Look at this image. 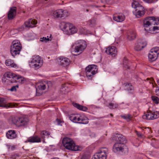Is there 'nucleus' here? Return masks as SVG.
Listing matches in <instances>:
<instances>
[{"instance_id":"nucleus-1","label":"nucleus","mask_w":159,"mask_h":159,"mask_svg":"<svg viewBox=\"0 0 159 159\" xmlns=\"http://www.w3.org/2000/svg\"><path fill=\"white\" fill-rule=\"evenodd\" d=\"M143 27L147 31H154L159 30V17L149 16L144 19Z\"/></svg>"},{"instance_id":"nucleus-2","label":"nucleus","mask_w":159,"mask_h":159,"mask_svg":"<svg viewBox=\"0 0 159 159\" xmlns=\"http://www.w3.org/2000/svg\"><path fill=\"white\" fill-rule=\"evenodd\" d=\"M62 144L66 149L73 151H81L82 149L81 147L76 145L72 139L67 137H64L62 140Z\"/></svg>"},{"instance_id":"nucleus-3","label":"nucleus","mask_w":159,"mask_h":159,"mask_svg":"<svg viewBox=\"0 0 159 159\" xmlns=\"http://www.w3.org/2000/svg\"><path fill=\"white\" fill-rule=\"evenodd\" d=\"M60 28L64 34L70 35L77 32V28L72 24L63 21L61 23Z\"/></svg>"},{"instance_id":"nucleus-4","label":"nucleus","mask_w":159,"mask_h":159,"mask_svg":"<svg viewBox=\"0 0 159 159\" xmlns=\"http://www.w3.org/2000/svg\"><path fill=\"white\" fill-rule=\"evenodd\" d=\"M69 119L76 123L87 124L89 123V119L86 116L79 114H71L69 116Z\"/></svg>"},{"instance_id":"nucleus-5","label":"nucleus","mask_w":159,"mask_h":159,"mask_svg":"<svg viewBox=\"0 0 159 159\" xmlns=\"http://www.w3.org/2000/svg\"><path fill=\"white\" fill-rule=\"evenodd\" d=\"M21 49V44L18 40H15L12 41L10 46V52L13 57L19 54Z\"/></svg>"},{"instance_id":"nucleus-6","label":"nucleus","mask_w":159,"mask_h":159,"mask_svg":"<svg viewBox=\"0 0 159 159\" xmlns=\"http://www.w3.org/2000/svg\"><path fill=\"white\" fill-rule=\"evenodd\" d=\"M11 120L13 124L18 127L26 125L29 121V119L23 116L12 117L11 118Z\"/></svg>"},{"instance_id":"nucleus-7","label":"nucleus","mask_w":159,"mask_h":159,"mask_svg":"<svg viewBox=\"0 0 159 159\" xmlns=\"http://www.w3.org/2000/svg\"><path fill=\"white\" fill-rule=\"evenodd\" d=\"M74 52L78 55L81 53L87 47V43L84 40H80L75 42Z\"/></svg>"},{"instance_id":"nucleus-8","label":"nucleus","mask_w":159,"mask_h":159,"mask_svg":"<svg viewBox=\"0 0 159 159\" xmlns=\"http://www.w3.org/2000/svg\"><path fill=\"white\" fill-rule=\"evenodd\" d=\"M30 63L35 69L37 70L42 66L43 61L40 56L35 55L33 56L31 58Z\"/></svg>"},{"instance_id":"nucleus-9","label":"nucleus","mask_w":159,"mask_h":159,"mask_svg":"<svg viewBox=\"0 0 159 159\" xmlns=\"http://www.w3.org/2000/svg\"><path fill=\"white\" fill-rule=\"evenodd\" d=\"M108 151L106 148H101L94 155L92 159H107Z\"/></svg>"},{"instance_id":"nucleus-10","label":"nucleus","mask_w":159,"mask_h":159,"mask_svg":"<svg viewBox=\"0 0 159 159\" xmlns=\"http://www.w3.org/2000/svg\"><path fill=\"white\" fill-rule=\"evenodd\" d=\"M97 66L95 65H89L85 68L86 76L88 79H91L97 72Z\"/></svg>"},{"instance_id":"nucleus-11","label":"nucleus","mask_w":159,"mask_h":159,"mask_svg":"<svg viewBox=\"0 0 159 159\" xmlns=\"http://www.w3.org/2000/svg\"><path fill=\"white\" fill-rule=\"evenodd\" d=\"M52 15L55 18H62L68 16L69 15V13L66 10L62 9H58L53 11Z\"/></svg>"},{"instance_id":"nucleus-12","label":"nucleus","mask_w":159,"mask_h":159,"mask_svg":"<svg viewBox=\"0 0 159 159\" xmlns=\"http://www.w3.org/2000/svg\"><path fill=\"white\" fill-rule=\"evenodd\" d=\"M159 117V112L156 111H147L146 113L143 115L142 118L144 119L153 120Z\"/></svg>"},{"instance_id":"nucleus-13","label":"nucleus","mask_w":159,"mask_h":159,"mask_svg":"<svg viewBox=\"0 0 159 159\" xmlns=\"http://www.w3.org/2000/svg\"><path fill=\"white\" fill-rule=\"evenodd\" d=\"M127 147L124 144L117 142L114 145L112 150L114 152L118 153L123 152L125 149Z\"/></svg>"},{"instance_id":"nucleus-14","label":"nucleus","mask_w":159,"mask_h":159,"mask_svg":"<svg viewBox=\"0 0 159 159\" xmlns=\"http://www.w3.org/2000/svg\"><path fill=\"white\" fill-rule=\"evenodd\" d=\"M111 138L112 140H115L118 142L117 143L121 144H124L127 142L126 137L120 134H116Z\"/></svg>"},{"instance_id":"nucleus-15","label":"nucleus","mask_w":159,"mask_h":159,"mask_svg":"<svg viewBox=\"0 0 159 159\" xmlns=\"http://www.w3.org/2000/svg\"><path fill=\"white\" fill-rule=\"evenodd\" d=\"M58 64L64 67H66L69 65L70 61L69 58L62 57H60L57 58Z\"/></svg>"},{"instance_id":"nucleus-16","label":"nucleus","mask_w":159,"mask_h":159,"mask_svg":"<svg viewBox=\"0 0 159 159\" xmlns=\"http://www.w3.org/2000/svg\"><path fill=\"white\" fill-rule=\"evenodd\" d=\"M17 11V8L15 7H11L8 11V18L9 20L13 19L16 16Z\"/></svg>"},{"instance_id":"nucleus-17","label":"nucleus","mask_w":159,"mask_h":159,"mask_svg":"<svg viewBox=\"0 0 159 159\" xmlns=\"http://www.w3.org/2000/svg\"><path fill=\"white\" fill-rule=\"evenodd\" d=\"M105 52L108 54L111 55L112 57H115L117 55V49L115 47L110 46L106 48Z\"/></svg>"},{"instance_id":"nucleus-18","label":"nucleus","mask_w":159,"mask_h":159,"mask_svg":"<svg viewBox=\"0 0 159 159\" xmlns=\"http://www.w3.org/2000/svg\"><path fill=\"white\" fill-rule=\"evenodd\" d=\"M113 18L114 20L117 22H122L125 20V16L122 13H117L113 15Z\"/></svg>"},{"instance_id":"nucleus-19","label":"nucleus","mask_w":159,"mask_h":159,"mask_svg":"<svg viewBox=\"0 0 159 159\" xmlns=\"http://www.w3.org/2000/svg\"><path fill=\"white\" fill-rule=\"evenodd\" d=\"M26 141L31 143H39L41 142V140L39 136L34 135L28 138Z\"/></svg>"},{"instance_id":"nucleus-20","label":"nucleus","mask_w":159,"mask_h":159,"mask_svg":"<svg viewBox=\"0 0 159 159\" xmlns=\"http://www.w3.org/2000/svg\"><path fill=\"white\" fill-rule=\"evenodd\" d=\"M37 23L36 20L34 19H29L27 21L25 22V24L26 27H35Z\"/></svg>"},{"instance_id":"nucleus-21","label":"nucleus","mask_w":159,"mask_h":159,"mask_svg":"<svg viewBox=\"0 0 159 159\" xmlns=\"http://www.w3.org/2000/svg\"><path fill=\"white\" fill-rule=\"evenodd\" d=\"M147 45V43L146 41H143L138 43L135 46L134 49L136 51H140L145 47Z\"/></svg>"},{"instance_id":"nucleus-22","label":"nucleus","mask_w":159,"mask_h":159,"mask_svg":"<svg viewBox=\"0 0 159 159\" xmlns=\"http://www.w3.org/2000/svg\"><path fill=\"white\" fill-rule=\"evenodd\" d=\"M17 75L11 72H7L5 74L6 76L10 78H12L10 81L12 83L15 82V79L16 78Z\"/></svg>"},{"instance_id":"nucleus-23","label":"nucleus","mask_w":159,"mask_h":159,"mask_svg":"<svg viewBox=\"0 0 159 159\" xmlns=\"http://www.w3.org/2000/svg\"><path fill=\"white\" fill-rule=\"evenodd\" d=\"M6 136L7 138L12 139L17 137L15 131L14 130H9L6 133Z\"/></svg>"},{"instance_id":"nucleus-24","label":"nucleus","mask_w":159,"mask_h":159,"mask_svg":"<svg viewBox=\"0 0 159 159\" xmlns=\"http://www.w3.org/2000/svg\"><path fill=\"white\" fill-rule=\"evenodd\" d=\"M50 135V133L46 130H43L41 131L40 133V136L41 140L42 139L43 143H44L45 138L47 137H49Z\"/></svg>"},{"instance_id":"nucleus-25","label":"nucleus","mask_w":159,"mask_h":159,"mask_svg":"<svg viewBox=\"0 0 159 159\" xmlns=\"http://www.w3.org/2000/svg\"><path fill=\"white\" fill-rule=\"evenodd\" d=\"M5 64L7 66L15 68L18 67L17 65L13 61L10 59H8L5 61Z\"/></svg>"},{"instance_id":"nucleus-26","label":"nucleus","mask_w":159,"mask_h":159,"mask_svg":"<svg viewBox=\"0 0 159 159\" xmlns=\"http://www.w3.org/2000/svg\"><path fill=\"white\" fill-rule=\"evenodd\" d=\"M72 104L74 107L80 110L86 111L88 110V108L86 107L81 105L79 104L73 102Z\"/></svg>"},{"instance_id":"nucleus-27","label":"nucleus","mask_w":159,"mask_h":159,"mask_svg":"<svg viewBox=\"0 0 159 159\" xmlns=\"http://www.w3.org/2000/svg\"><path fill=\"white\" fill-rule=\"evenodd\" d=\"M124 85L125 87L126 90L128 91H134V86L131 83L126 82L124 83Z\"/></svg>"},{"instance_id":"nucleus-28","label":"nucleus","mask_w":159,"mask_h":159,"mask_svg":"<svg viewBox=\"0 0 159 159\" xmlns=\"http://www.w3.org/2000/svg\"><path fill=\"white\" fill-rule=\"evenodd\" d=\"M120 116L122 118L126 120L128 122L131 121L133 118V116L129 114H125L124 115H121Z\"/></svg>"},{"instance_id":"nucleus-29","label":"nucleus","mask_w":159,"mask_h":159,"mask_svg":"<svg viewBox=\"0 0 159 159\" xmlns=\"http://www.w3.org/2000/svg\"><path fill=\"white\" fill-rule=\"evenodd\" d=\"M156 54H153L149 52L148 54V57L149 61H155L157 58L158 56H156Z\"/></svg>"},{"instance_id":"nucleus-30","label":"nucleus","mask_w":159,"mask_h":159,"mask_svg":"<svg viewBox=\"0 0 159 159\" xmlns=\"http://www.w3.org/2000/svg\"><path fill=\"white\" fill-rule=\"evenodd\" d=\"M123 66L127 70L130 69V67L128 65V61L126 57H124L123 60Z\"/></svg>"},{"instance_id":"nucleus-31","label":"nucleus","mask_w":159,"mask_h":159,"mask_svg":"<svg viewBox=\"0 0 159 159\" xmlns=\"http://www.w3.org/2000/svg\"><path fill=\"white\" fill-rule=\"evenodd\" d=\"M136 36V33L134 32L131 31L128 34L127 38L129 40H132L135 39Z\"/></svg>"},{"instance_id":"nucleus-32","label":"nucleus","mask_w":159,"mask_h":159,"mask_svg":"<svg viewBox=\"0 0 159 159\" xmlns=\"http://www.w3.org/2000/svg\"><path fill=\"white\" fill-rule=\"evenodd\" d=\"M150 52L153 54H156V56H158L159 54V48L158 47H154L150 50Z\"/></svg>"},{"instance_id":"nucleus-33","label":"nucleus","mask_w":159,"mask_h":159,"mask_svg":"<svg viewBox=\"0 0 159 159\" xmlns=\"http://www.w3.org/2000/svg\"><path fill=\"white\" fill-rule=\"evenodd\" d=\"M134 14L138 18H140L143 16L144 14V12H142L139 11H136L135 10L133 12Z\"/></svg>"},{"instance_id":"nucleus-34","label":"nucleus","mask_w":159,"mask_h":159,"mask_svg":"<svg viewBox=\"0 0 159 159\" xmlns=\"http://www.w3.org/2000/svg\"><path fill=\"white\" fill-rule=\"evenodd\" d=\"M16 78L15 79V82H17V80L20 83H23V81H25L24 78L22 77L21 76L19 75H17Z\"/></svg>"},{"instance_id":"nucleus-35","label":"nucleus","mask_w":159,"mask_h":159,"mask_svg":"<svg viewBox=\"0 0 159 159\" xmlns=\"http://www.w3.org/2000/svg\"><path fill=\"white\" fill-rule=\"evenodd\" d=\"M3 101L2 98H0V107H6L7 108L12 107H13V105L11 103H9L7 104H5L4 105H1V102Z\"/></svg>"},{"instance_id":"nucleus-36","label":"nucleus","mask_w":159,"mask_h":159,"mask_svg":"<svg viewBox=\"0 0 159 159\" xmlns=\"http://www.w3.org/2000/svg\"><path fill=\"white\" fill-rule=\"evenodd\" d=\"M140 5V4L139 3L138 1L135 0L132 3V7L136 9L137 8V7Z\"/></svg>"},{"instance_id":"nucleus-37","label":"nucleus","mask_w":159,"mask_h":159,"mask_svg":"<svg viewBox=\"0 0 159 159\" xmlns=\"http://www.w3.org/2000/svg\"><path fill=\"white\" fill-rule=\"evenodd\" d=\"M135 10L136 11H139L142 12H144L145 13V11L143 7L141 5L137 7V8L135 9Z\"/></svg>"},{"instance_id":"nucleus-38","label":"nucleus","mask_w":159,"mask_h":159,"mask_svg":"<svg viewBox=\"0 0 159 159\" xmlns=\"http://www.w3.org/2000/svg\"><path fill=\"white\" fill-rule=\"evenodd\" d=\"M152 99L154 103L156 104H158L159 102V98L156 96H152Z\"/></svg>"},{"instance_id":"nucleus-39","label":"nucleus","mask_w":159,"mask_h":159,"mask_svg":"<svg viewBox=\"0 0 159 159\" xmlns=\"http://www.w3.org/2000/svg\"><path fill=\"white\" fill-rule=\"evenodd\" d=\"M51 35L50 34V36L49 37L50 38H48V36H47V37H43V38H40V41L41 42H43L44 41H49L50 40L52 39L51 38Z\"/></svg>"},{"instance_id":"nucleus-40","label":"nucleus","mask_w":159,"mask_h":159,"mask_svg":"<svg viewBox=\"0 0 159 159\" xmlns=\"http://www.w3.org/2000/svg\"><path fill=\"white\" fill-rule=\"evenodd\" d=\"M135 133L137 135L138 137L139 138H142L143 136V134H142L140 132H139L136 130H135L134 131Z\"/></svg>"},{"instance_id":"nucleus-41","label":"nucleus","mask_w":159,"mask_h":159,"mask_svg":"<svg viewBox=\"0 0 159 159\" xmlns=\"http://www.w3.org/2000/svg\"><path fill=\"white\" fill-rule=\"evenodd\" d=\"M38 87L39 89L44 90L46 88V86L44 84H41L38 86Z\"/></svg>"},{"instance_id":"nucleus-42","label":"nucleus","mask_w":159,"mask_h":159,"mask_svg":"<svg viewBox=\"0 0 159 159\" xmlns=\"http://www.w3.org/2000/svg\"><path fill=\"white\" fill-rule=\"evenodd\" d=\"M16 88H18V85H16L15 86H13L11 89L10 90L12 91H16Z\"/></svg>"},{"instance_id":"nucleus-43","label":"nucleus","mask_w":159,"mask_h":159,"mask_svg":"<svg viewBox=\"0 0 159 159\" xmlns=\"http://www.w3.org/2000/svg\"><path fill=\"white\" fill-rule=\"evenodd\" d=\"M56 121L58 125H62L61 124L62 123V121L60 119H57Z\"/></svg>"},{"instance_id":"nucleus-44","label":"nucleus","mask_w":159,"mask_h":159,"mask_svg":"<svg viewBox=\"0 0 159 159\" xmlns=\"http://www.w3.org/2000/svg\"><path fill=\"white\" fill-rule=\"evenodd\" d=\"M110 108H114V104L112 103H110L108 106Z\"/></svg>"},{"instance_id":"nucleus-45","label":"nucleus","mask_w":159,"mask_h":159,"mask_svg":"<svg viewBox=\"0 0 159 159\" xmlns=\"http://www.w3.org/2000/svg\"><path fill=\"white\" fill-rule=\"evenodd\" d=\"M155 93L156 95L159 96V88H157V89L156 90Z\"/></svg>"},{"instance_id":"nucleus-46","label":"nucleus","mask_w":159,"mask_h":159,"mask_svg":"<svg viewBox=\"0 0 159 159\" xmlns=\"http://www.w3.org/2000/svg\"><path fill=\"white\" fill-rule=\"evenodd\" d=\"M145 129L146 130V129H147V131L148 132V133H151V129L149 128H148V127H147V128H145Z\"/></svg>"},{"instance_id":"nucleus-47","label":"nucleus","mask_w":159,"mask_h":159,"mask_svg":"<svg viewBox=\"0 0 159 159\" xmlns=\"http://www.w3.org/2000/svg\"><path fill=\"white\" fill-rule=\"evenodd\" d=\"M146 80H147V81H149V82L150 84H151V80H150V79L149 78H147V79H146Z\"/></svg>"},{"instance_id":"nucleus-48","label":"nucleus","mask_w":159,"mask_h":159,"mask_svg":"<svg viewBox=\"0 0 159 159\" xmlns=\"http://www.w3.org/2000/svg\"><path fill=\"white\" fill-rule=\"evenodd\" d=\"M81 159H88V158L86 156L83 157Z\"/></svg>"},{"instance_id":"nucleus-49","label":"nucleus","mask_w":159,"mask_h":159,"mask_svg":"<svg viewBox=\"0 0 159 159\" xmlns=\"http://www.w3.org/2000/svg\"><path fill=\"white\" fill-rule=\"evenodd\" d=\"M101 2L102 3H104L106 2V0H101Z\"/></svg>"},{"instance_id":"nucleus-50","label":"nucleus","mask_w":159,"mask_h":159,"mask_svg":"<svg viewBox=\"0 0 159 159\" xmlns=\"http://www.w3.org/2000/svg\"><path fill=\"white\" fill-rule=\"evenodd\" d=\"M110 115L112 117L113 116V115L111 113L110 114Z\"/></svg>"},{"instance_id":"nucleus-51","label":"nucleus","mask_w":159,"mask_h":159,"mask_svg":"<svg viewBox=\"0 0 159 159\" xmlns=\"http://www.w3.org/2000/svg\"><path fill=\"white\" fill-rule=\"evenodd\" d=\"M52 159H59V158L57 157H55L53 158H52Z\"/></svg>"},{"instance_id":"nucleus-52","label":"nucleus","mask_w":159,"mask_h":159,"mask_svg":"<svg viewBox=\"0 0 159 159\" xmlns=\"http://www.w3.org/2000/svg\"><path fill=\"white\" fill-rule=\"evenodd\" d=\"M92 20H91L90 21V25L91 24V23H92Z\"/></svg>"},{"instance_id":"nucleus-53","label":"nucleus","mask_w":159,"mask_h":159,"mask_svg":"<svg viewBox=\"0 0 159 159\" xmlns=\"http://www.w3.org/2000/svg\"><path fill=\"white\" fill-rule=\"evenodd\" d=\"M86 11H87V12H88V11H89V10H88V9H87V10H86Z\"/></svg>"},{"instance_id":"nucleus-54","label":"nucleus","mask_w":159,"mask_h":159,"mask_svg":"<svg viewBox=\"0 0 159 159\" xmlns=\"http://www.w3.org/2000/svg\"><path fill=\"white\" fill-rule=\"evenodd\" d=\"M45 1H48V0H45Z\"/></svg>"}]
</instances>
